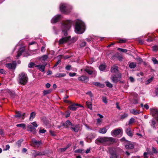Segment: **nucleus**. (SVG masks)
Instances as JSON below:
<instances>
[{"label": "nucleus", "instance_id": "48", "mask_svg": "<svg viewBox=\"0 0 158 158\" xmlns=\"http://www.w3.org/2000/svg\"><path fill=\"white\" fill-rule=\"evenodd\" d=\"M35 65V64L33 62H30L28 65V67L29 68H31L33 67Z\"/></svg>", "mask_w": 158, "mask_h": 158}, {"label": "nucleus", "instance_id": "14", "mask_svg": "<svg viewBox=\"0 0 158 158\" xmlns=\"http://www.w3.org/2000/svg\"><path fill=\"white\" fill-rule=\"evenodd\" d=\"M122 129L120 128L115 129L111 132V135L112 136H116L119 135L121 131H122Z\"/></svg>", "mask_w": 158, "mask_h": 158}, {"label": "nucleus", "instance_id": "64", "mask_svg": "<svg viewBox=\"0 0 158 158\" xmlns=\"http://www.w3.org/2000/svg\"><path fill=\"white\" fill-rule=\"evenodd\" d=\"M32 125L35 127H37L38 126V125L35 122H33L31 123Z\"/></svg>", "mask_w": 158, "mask_h": 158}, {"label": "nucleus", "instance_id": "63", "mask_svg": "<svg viewBox=\"0 0 158 158\" xmlns=\"http://www.w3.org/2000/svg\"><path fill=\"white\" fill-rule=\"evenodd\" d=\"M71 68V66L70 65H68L66 67L65 69L66 70H70Z\"/></svg>", "mask_w": 158, "mask_h": 158}, {"label": "nucleus", "instance_id": "35", "mask_svg": "<svg viewBox=\"0 0 158 158\" xmlns=\"http://www.w3.org/2000/svg\"><path fill=\"white\" fill-rule=\"evenodd\" d=\"M74 152L77 153H83L85 152V151L84 149H79L75 150Z\"/></svg>", "mask_w": 158, "mask_h": 158}, {"label": "nucleus", "instance_id": "13", "mask_svg": "<svg viewBox=\"0 0 158 158\" xmlns=\"http://www.w3.org/2000/svg\"><path fill=\"white\" fill-rule=\"evenodd\" d=\"M79 81H81L84 83L87 82L89 80V78L88 77L85 76H81L78 78Z\"/></svg>", "mask_w": 158, "mask_h": 158}, {"label": "nucleus", "instance_id": "43", "mask_svg": "<svg viewBox=\"0 0 158 158\" xmlns=\"http://www.w3.org/2000/svg\"><path fill=\"white\" fill-rule=\"evenodd\" d=\"M127 41V40L126 39H122L119 40L118 41V43H125Z\"/></svg>", "mask_w": 158, "mask_h": 158}, {"label": "nucleus", "instance_id": "10", "mask_svg": "<svg viewBox=\"0 0 158 158\" xmlns=\"http://www.w3.org/2000/svg\"><path fill=\"white\" fill-rule=\"evenodd\" d=\"M70 105L68 106L69 108L71 110L75 111L77 108L78 106H81L80 105L75 103H73L72 104H70Z\"/></svg>", "mask_w": 158, "mask_h": 158}, {"label": "nucleus", "instance_id": "16", "mask_svg": "<svg viewBox=\"0 0 158 158\" xmlns=\"http://www.w3.org/2000/svg\"><path fill=\"white\" fill-rule=\"evenodd\" d=\"M84 71L89 75L92 74L94 72V70L93 68L91 67L89 68L88 67H87L85 68Z\"/></svg>", "mask_w": 158, "mask_h": 158}, {"label": "nucleus", "instance_id": "60", "mask_svg": "<svg viewBox=\"0 0 158 158\" xmlns=\"http://www.w3.org/2000/svg\"><path fill=\"white\" fill-rule=\"evenodd\" d=\"M50 134L52 136H55L56 135V134L55 133V132L52 131L50 130Z\"/></svg>", "mask_w": 158, "mask_h": 158}, {"label": "nucleus", "instance_id": "59", "mask_svg": "<svg viewBox=\"0 0 158 158\" xmlns=\"http://www.w3.org/2000/svg\"><path fill=\"white\" fill-rule=\"evenodd\" d=\"M86 94H88L89 95L90 97L91 98L93 97L91 91H89L86 93Z\"/></svg>", "mask_w": 158, "mask_h": 158}, {"label": "nucleus", "instance_id": "7", "mask_svg": "<svg viewBox=\"0 0 158 158\" xmlns=\"http://www.w3.org/2000/svg\"><path fill=\"white\" fill-rule=\"evenodd\" d=\"M151 113L158 122V109H153L151 111Z\"/></svg>", "mask_w": 158, "mask_h": 158}, {"label": "nucleus", "instance_id": "2", "mask_svg": "<svg viewBox=\"0 0 158 158\" xmlns=\"http://www.w3.org/2000/svg\"><path fill=\"white\" fill-rule=\"evenodd\" d=\"M75 29L76 33L79 34L82 33L85 30V23L81 21H77L75 25Z\"/></svg>", "mask_w": 158, "mask_h": 158}, {"label": "nucleus", "instance_id": "37", "mask_svg": "<svg viewBox=\"0 0 158 158\" xmlns=\"http://www.w3.org/2000/svg\"><path fill=\"white\" fill-rule=\"evenodd\" d=\"M16 126L17 127H21L23 129H25L26 127V125L24 123H21L20 124H18L16 125Z\"/></svg>", "mask_w": 158, "mask_h": 158}, {"label": "nucleus", "instance_id": "26", "mask_svg": "<svg viewBox=\"0 0 158 158\" xmlns=\"http://www.w3.org/2000/svg\"><path fill=\"white\" fill-rule=\"evenodd\" d=\"M36 115V113L35 112H32L29 118V120L32 121L35 118Z\"/></svg>", "mask_w": 158, "mask_h": 158}, {"label": "nucleus", "instance_id": "8", "mask_svg": "<svg viewBox=\"0 0 158 158\" xmlns=\"http://www.w3.org/2000/svg\"><path fill=\"white\" fill-rule=\"evenodd\" d=\"M6 67L9 69L14 70L16 67V63L13 62L12 63H9L6 64Z\"/></svg>", "mask_w": 158, "mask_h": 158}, {"label": "nucleus", "instance_id": "18", "mask_svg": "<svg viewBox=\"0 0 158 158\" xmlns=\"http://www.w3.org/2000/svg\"><path fill=\"white\" fill-rule=\"evenodd\" d=\"M70 128L72 131L75 132H77L80 129V127L78 125H74L73 124V126L71 127Z\"/></svg>", "mask_w": 158, "mask_h": 158}, {"label": "nucleus", "instance_id": "52", "mask_svg": "<svg viewBox=\"0 0 158 158\" xmlns=\"http://www.w3.org/2000/svg\"><path fill=\"white\" fill-rule=\"evenodd\" d=\"M149 153L147 152H144L143 153V157L144 158H148V157Z\"/></svg>", "mask_w": 158, "mask_h": 158}, {"label": "nucleus", "instance_id": "53", "mask_svg": "<svg viewBox=\"0 0 158 158\" xmlns=\"http://www.w3.org/2000/svg\"><path fill=\"white\" fill-rule=\"evenodd\" d=\"M152 50L154 51H156L158 49V47L157 46H154L152 47Z\"/></svg>", "mask_w": 158, "mask_h": 158}, {"label": "nucleus", "instance_id": "38", "mask_svg": "<svg viewBox=\"0 0 158 158\" xmlns=\"http://www.w3.org/2000/svg\"><path fill=\"white\" fill-rule=\"evenodd\" d=\"M48 58V56L46 55H44L42 56L41 58V60L44 61H45Z\"/></svg>", "mask_w": 158, "mask_h": 158}, {"label": "nucleus", "instance_id": "56", "mask_svg": "<svg viewBox=\"0 0 158 158\" xmlns=\"http://www.w3.org/2000/svg\"><path fill=\"white\" fill-rule=\"evenodd\" d=\"M86 42H82L80 44V46L81 47H84L86 45Z\"/></svg>", "mask_w": 158, "mask_h": 158}, {"label": "nucleus", "instance_id": "28", "mask_svg": "<svg viewBox=\"0 0 158 158\" xmlns=\"http://www.w3.org/2000/svg\"><path fill=\"white\" fill-rule=\"evenodd\" d=\"M151 121V125L154 129H156V128L155 126V125L156 124V122L154 119L152 120Z\"/></svg>", "mask_w": 158, "mask_h": 158}, {"label": "nucleus", "instance_id": "50", "mask_svg": "<svg viewBox=\"0 0 158 158\" xmlns=\"http://www.w3.org/2000/svg\"><path fill=\"white\" fill-rule=\"evenodd\" d=\"M110 154V158H117V156L115 153H112Z\"/></svg>", "mask_w": 158, "mask_h": 158}, {"label": "nucleus", "instance_id": "47", "mask_svg": "<svg viewBox=\"0 0 158 158\" xmlns=\"http://www.w3.org/2000/svg\"><path fill=\"white\" fill-rule=\"evenodd\" d=\"M118 50L120 52H126L127 51V50L126 49H122L121 48H118Z\"/></svg>", "mask_w": 158, "mask_h": 158}, {"label": "nucleus", "instance_id": "24", "mask_svg": "<svg viewBox=\"0 0 158 158\" xmlns=\"http://www.w3.org/2000/svg\"><path fill=\"white\" fill-rule=\"evenodd\" d=\"M107 131V130L106 129L105 127H102L101 128L99 129L98 131V132L99 133L102 134H105L106 133Z\"/></svg>", "mask_w": 158, "mask_h": 158}, {"label": "nucleus", "instance_id": "39", "mask_svg": "<svg viewBox=\"0 0 158 158\" xmlns=\"http://www.w3.org/2000/svg\"><path fill=\"white\" fill-rule=\"evenodd\" d=\"M105 68V65L103 64H102L100 65L99 67V69L100 70L102 71L104 70Z\"/></svg>", "mask_w": 158, "mask_h": 158}, {"label": "nucleus", "instance_id": "4", "mask_svg": "<svg viewBox=\"0 0 158 158\" xmlns=\"http://www.w3.org/2000/svg\"><path fill=\"white\" fill-rule=\"evenodd\" d=\"M71 21H67L64 22L62 25V29L64 36L67 35V31L71 27Z\"/></svg>", "mask_w": 158, "mask_h": 158}, {"label": "nucleus", "instance_id": "19", "mask_svg": "<svg viewBox=\"0 0 158 158\" xmlns=\"http://www.w3.org/2000/svg\"><path fill=\"white\" fill-rule=\"evenodd\" d=\"M62 126H64L66 128L69 127L71 128V127L73 126V124L70 121L68 120L65 123H63Z\"/></svg>", "mask_w": 158, "mask_h": 158}, {"label": "nucleus", "instance_id": "58", "mask_svg": "<svg viewBox=\"0 0 158 158\" xmlns=\"http://www.w3.org/2000/svg\"><path fill=\"white\" fill-rule=\"evenodd\" d=\"M0 73L5 74L6 73V72L3 69H0Z\"/></svg>", "mask_w": 158, "mask_h": 158}, {"label": "nucleus", "instance_id": "25", "mask_svg": "<svg viewBox=\"0 0 158 158\" xmlns=\"http://www.w3.org/2000/svg\"><path fill=\"white\" fill-rule=\"evenodd\" d=\"M126 133L130 137H132L133 135L132 132L130 128H128L127 129Z\"/></svg>", "mask_w": 158, "mask_h": 158}, {"label": "nucleus", "instance_id": "27", "mask_svg": "<svg viewBox=\"0 0 158 158\" xmlns=\"http://www.w3.org/2000/svg\"><path fill=\"white\" fill-rule=\"evenodd\" d=\"M136 66V63L135 62H132L130 63L129 67L131 69L134 68Z\"/></svg>", "mask_w": 158, "mask_h": 158}, {"label": "nucleus", "instance_id": "23", "mask_svg": "<svg viewBox=\"0 0 158 158\" xmlns=\"http://www.w3.org/2000/svg\"><path fill=\"white\" fill-rule=\"evenodd\" d=\"M125 147L127 149H131L134 148V146L133 144L130 142H129L125 145Z\"/></svg>", "mask_w": 158, "mask_h": 158}, {"label": "nucleus", "instance_id": "49", "mask_svg": "<svg viewBox=\"0 0 158 158\" xmlns=\"http://www.w3.org/2000/svg\"><path fill=\"white\" fill-rule=\"evenodd\" d=\"M152 60L154 64H158V61L157 60L156 58L154 57L152 58Z\"/></svg>", "mask_w": 158, "mask_h": 158}, {"label": "nucleus", "instance_id": "40", "mask_svg": "<svg viewBox=\"0 0 158 158\" xmlns=\"http://www.w3.org/2000/svg\"><path fill=\"white\" fill-rule=\"evenodd\" d=\"M51 91L50 90H44L43 91V94L44 95H45L46 94H49Z\"/></svg>", "mask_w": 158, "mask_h": 158}, {"label": "nucleus", "instance_id": "15", "mask_svg": "<svg viewBox=\"0 0 158 158\" xmlns=\"http://www.w3.org/2000/svg\"><path fill=\"white\" fill-rule=\"evenodd\" d=\"M25 115V113L21 114V112L19 111H16L15 112V117L17 118H20L22 117V119H24Z\"/></svg>", "mask_w": 158, "mask_h": 158}, {"label": "nucleus", "instance_id": "51", "mask_svg": "<svg viewBox=\"0 0 158 158\" xmlns=\"http://www.w3.org/2000/svg\"><path fill=\"white\" fill-rule=\"evenodd\" d=\"M152 152L155 154H156L157 153V151L156 149L154 147H152Z\"/></svg>", "mask_w": 158, "mask_h": 158}, {"label": "nucleus", "instance_id": "41", "mask_svg": "<svg viewBox=\"0 0 158 158\" xmlns=\"http://www.w3.org/2000/svg\"><path fill=\"white\" fill-rule=\"evenodd\" d=\"M128 116V115L127 113H125L121 116V118L122 119H124L127 117Z\"/></svg>", "mask_w": 158, "mask_h": 158}, {"label": "nucleus", "instance_id": "22", "mask_svg": "<svg viewBox=\"0 0 158 158\" xmlns=\"http://www.w3.org/2000/svg\"><path fill=\"white\" fill-rule=\"evenodd\" d=\"M118 71V67L115 65H114L111 67L110 71L112 73H116Z\"/></svg>", "mask_w": 158, "mask_h": 158}, {"label": "nucleus", "instance_id": "45", "mask_svg": "<svg viewBox=\"0 0 158 158\" xmlns=\"http://www.w3.org/2000/svg\"><path fill=\"white\" fill-rule=\"evenodd\" d=\"M153 79V77H152L149 79L148 80L145 82L146 84L147 85L151 82Z\"/></svg>", "mask_w": 158, "mask_h": 158}, {"label": "nucleus", "instance_id": "6", "mask_svg": "<svg viewBox=\"0 0 158 158\" xmlns=\"http://www.w3.org/2000/svg\"><path fill=\"white\" fill-rule=\"evenodd\" d=\"M67 5L65 4L62 3L60 6V10L63 13L67 14Z\"/></svg>", "mask_w": 158, "mask_h": 158}, {"label": "nucleus", "instance_id": "62", "mask_svg": "<svg viewBox=\"0 0 158 158\" xmlns=\"http://www.w3.org/2000/svg\"><path fill=\"white\" fill-rule=\"evenodd\" d=\"M64 102H65V103H69L70 104H72V102L69 101H68V100H67L66 99H64Z\"/></svg>", "mask_w": 158, "mask_h": 158}, {"label": "nucleus", "instance_id": "3", "mask_svg": "<svg viewBox=\"0 0 158 158\" xmlns=\"http://www.w3.org/2000/svg\"><path fill=\"white\" fill-rule=\"evenodd\" d=\"M28 78L27 74L24 72L19 74V83L22 85H25L27 83Z\"/></svg>", "mask_w": 158, "mask_h": 158}, {"label": "nucleus", "instance_id": "57", "mask_svg": "<svg viewBox=\"0 0 158 158\" xmlns=\"http://www.w3.org/2000/svg\"><path fill=\"white\" fill-rule=\"evenodd\" d=\"M76 73H70L69 74V75L71 77H73L75 76L76 75Z\"/></svg>", "mask_w": 158, "mask_h": 158}, {"label": "nucleus", "instance_id": "33", "mask_svg": "<svg viewBox=\"0 0 158 158\" xmlns=\"http://www.w3.org/2000/svg\"><path fill=\"white\" fill-rule=\"evenodd\" d=\"M23 52V49H20L19 50V51L17 53V55L16 56V57L17 58H18L22 55V53Z\"/></svg>", "mask_w": 158, "mask_h": 158}, {"label": "nucleus", "instance_id": "9", "mask_svg": "<svg viewBox=\"0 0 158 158\" xmlns=\"http://www.w3.org/2000/svg\"><path fill=\"white\" fill-rule=\"evenodd\" d=\"M47 65V63H44L43 64L36 65L35 66V67L38 68L40 71L43 72L45 71V66Z\"/></svg>", "mask_w": 158, "mask_h": 158}, {"label": "nucleus", "instance_id": "11", "mask_svg": "<svg viewBox=\"0 0 158 158\" xmlns=\"http://www.w3.org/2000/svg\"><path fill=\"white\" fill-rule=\"evenodd\" d=\"M34 152L32 154V156L35 157L37 156H41L45 155L44 152L37 151L35 150H33Z\"/></svg>", "mask_w": 158, "mask_h": 158}, {"label": "nucleus", "instance_id": "30", "mask_svg": "<svg viewBox=\"0 0 158 158\" xmlns=\"http://www.w3.org/2000/svg\"><path fill=\"white\" fill-rule=\"evenodd\" d=\"M131 112L134 115H137L139 114V111L135 109H133L131 111Z\"/></svg>", "mask_w": 158, "mask_h": 158}, {"label": "nucleus", "instance_id": "20", "mask_svg": "<svg viewBox=\"0 0 158 158\" xmlns=\"http://www.w3.org/2000/svg\"><path fill=\"white\" fill-rule=\"evenodd\" d=\"M32 142L34 145L35 147H39L42 144V143L40 141H37L34 139H32Z\"/></svg>", "mask_w": 158, "mask_h": 158}, {"label": "nucleus", "instance_id": "34", "mask_svg": "<svg viewBox=\"0 0 158 158\" xmlns=\"http://www.w3.org/2000/svg\"><path fill=\"white\" fill-rule=\"evenodd\" d=\"M94 40V36H92L89 37L88 38L86 39V40L89 42H91L93 41Z\"/></svg>", "mask_w": 158, "mask_h": 158}, {"label": "nucleus", "instance_id": "29", "mask_svg": "<svg viewBox=\"0 0 158 158\" xmlns=\"http://www.w3.org/2000/svg\"><path fill=\"white\" fill-rule=\"evenodd\" d=\"M65 75L66 74L65 73H59L56 74L55 76L56 77L60 78L62 77H64L65 76Z\"/></svg>", "mask_w": 158, "mask_h": 158}, {"label": "nucleus", "instance_id": "21", "mask_svg": "<svg viewBox=\"0 0 158 158\" xmlns=\"http://www.w3.org/2000/svg\"><path fill=\"white\" fill-rule=\"evenodd\" d=\"M27 130L28 131H30L33 133H35L36 132V130L31 125H28L27 126Z\"/></svg>", "mask_w": 158, "mask_h": 158}, {"label": "nucleus", "instance_id": "55", "mask_svg": "<svg viewBox=\"0 0 158 158\" xmlns=\"http://www.w3.org/2000/svg\"><path fill=\"white\" fill-rule=\"evenodd\" d=\"M102 101L105 103L106 104L107 103L106 98L105 97L102 98Z\"/></svg>", "mask_w": 158, "mask_h": 158}, {"label": "nucleus", "instance_id": "12", "mask_svg": "<svg viewBox=\"0 0 158 158\" xmlns=\"http://www.w3.org/2000/svg\"><path fill=\"white\" fill-rule=\"evenodd\" d=\"M61 16L60 15H56L54 16L51 20V23H55L58 22L60 19Z\"/></svg>", "mask_w": 158, "mask_h": 158}, {"label": "nucleus", "instance_id": "1", "mask_svg": "<svg viewBox=\"0 0 158 158\" xmlns=\"http://www.w3.org/2000/svg\"><path fill=\"white\" fill-rule=\"evenodd\" d=\"M114 141V138L110 137H101L95 140V143L98 145L102 144L104 145H109Z\"/></svg>", "mask_w": 158, "mask_h": 158}, {"label": "nucleus", "instance_id": "46", "mask_svg": "<svg viewBox=\"0 0 158 158\" xmlns=\"http://www.w3.org/2000/svg\"><path fill=\"white\" fill-rule=\"evenodd\" d=\"M106 85L109 88H112L113 87L112 85L108 81L106 82Z\"/></svg>", "mask_w": 158, "mask_h": 158}, {"label": "nucleus", "instance_id": "5", "mask_svg": "<svg viewBox=\"0 0 158 158\" xmlns=\"http://www.w3.org/2000/svg\"><path fill=\"white\" fill-rule=\"evenodd\" d=\"M122 75L121 73H118L117 75H112L110 77L111 80L114 83H116L121 80Z\"/></svg>", "mask_w": 158, "mask_h": 158}, {"label": "nucleus", "instance_id": "36", "mask_svg": "<svg viewBox=\"0 0 158 158\" xmlns=\"http://www.w3.org/2000/svg\"><path fill=\"white\" fill-rule=\"evenodd\" d=\"M44 123L48 127H50V122L49 121L45 120L44 121Z\"/></svg>", "mask_w": 158, "mask_h": 158}, {"label": "nucleus", "instance_id": "42", "mask_svg": "<svg viewBox=\"0 0 158 158\" xmlns=\"http://www.w3.org/2000/svg\"><path fill=\"white\" fill-rule=\"evenodd\" d=\"M135 122V119L133 118H131L129 120L128 122V124L129 125L131 124L134 123Z\"/></svg>", "mask_w": 158, "mask_h": 158}, {"label": "nucleus", "instance_id": "31", "mask_svg": "<svg viewBox=\"0 0 158 158\" xmlns=\"http://www.w3.org/2000/svg\"><path fill=\"white\" fill-rule=\"evenodd\" d=\"M86 104L88 108L90 109L91 110H92V104L91 102L87 101L86 102Z\"/></svg>", "mask_w": 158, "mask_h": 158}, {"label": "nucleus", "instance_id": "17", "mask_svg": "<svg viewBox=\"0 0 158 158\" xmlns=\"http://www.w3.org/2000/svg\"><path fill=\"white\" fill-rule=\"evenodd\" d=\"M70 38V36L66 37H63L60 39L59 41V44H63L66 42H67L68 40H69Z\"/></svg>", "mask_w": 158, "mask_h": 158}, {"label": "nucleus", "instance_id": "44", "mask_svg": "<svg viewBox=\"0 0 158 158\" xmlns=\"http://www.w3.org/2000/svg\"><path fill=\"white\" fill-rule=\"evenodd\" d=\"M69 145H68L66 147L61 148H60L59 150L61 151V152H64L69 147Z\"/></svg>", "mask_w": 158, "mask_h": 158}, {"label": "nucleus", "instance_id": "32", "mask_svg": "<svg viewBox=\"0 0 158 158\" xmlns=\"http://www.w3.org/2000/svg\"><path fill=\"white\" fill-rule=\"evenodd\" d=\"M23 141V139H21L18 140L16 142V144L18 148H19L21 145V144Z\"/></svg>", "mask_w": 158, "mask_h": 158}, {"label": "nucleus", "instance_id": "54", "mask_svg": "<svg viewBox=\"0 0 158 158\" xmlns=\"http://www.w3.org/2000/svg\"><path fill=\"white\" fill-rule=\"evenodd\" d=\"M136 59L137 61H139L140 63H142L143 62L142 59L139 57H137Z\"/></svg>", "mask_w": 158, "mask_h": 158}, {"label": "nucleus", "instance_id": "61", "mask_svg": "<svg viewBox=\"0 0 158 158\" xmlns=\"http://www.w3.org/2000/svg\"><path fill=\"white\" fill-rule=\"evenodd\" d=\"M39 132L41 133H44L46 132V130L44 129H40Z\"/></svg>", "mask_w": 158, "mask_h": 158}]
</instances>
